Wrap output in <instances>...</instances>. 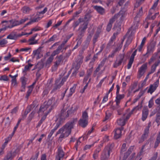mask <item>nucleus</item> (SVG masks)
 <instances>
[{
	"instance_id": "nucleus-5",
	"label": "nucleus",
	"mask_w": 160,
	"mask_h": 160,
	"mask_svg": "<svg viewBox=\"0 0 160 160\" xmlns=\"http://www.w3.org/2000/svg\"><path fill=\"white\" fill-rule=\"evenodd\" d=\"M69 75V73H68L67 76L63 78L61 81H60V79H57L55 81V86L53 90L55 91L59 89L66 81Z\"/></svg>"
},
{
	"instance_id": "nucleus-44",
	"label": "nucleus",
	"mask_w": 160,
	"mask_h": 160,
	"mask_svg": "<svg viewBox=\"0 0 160 160\" xmlns=\"http://www.w3.org/2000/svg\"><path fill=\"white\" fill-rule=\"evenodd\" d=\"M53 57L51 55L49 57L47 60L46 64V65L49 64L52 62L53 60Z\"/></svg>"
},
{
	"instance_id": "nucleus-39",
	"label": "nucleus",
	"mask_w": 160,
	"mask_h": 160,
	"mask_svg": "<svg viewBox=\"0 0 160 160\" xmlns=\"http://www.w3.org/2000/svg\"><path fill=\"white\" fill-rule=\"evenodd\" d=\"M33 66V64L31 63H28V65H26L24 67V69L23 70V72L26 73L27 71L30 69Z\"/></svg>"
},
{
	"instance_id": "nucleus-24",
	"label": "nucleus",
	"mask_w": 160,
	"mask_h": 160,
	"mask_svg": "<svg viewBox=\"0 0 160 160\" xmlns=\"http://www.w3.org/2000/svg\"><path fill=\"white\" fill-rule=\"evenodd\" d=\"M94 8L101 15H102L105 12L104 9L100 6H95L94 7Z\"/></svg>"
},
{
	"instance_id": "nucleus-50",
	"label": "nucleus",
	"mask_w": 160,
	"mask_h": 160,
	"mask_svg": "<svg viewBox=\"0 0 160 160\" xmlns=\"http://www.w3.org/2000/svg\"><path fill=\"white\" fill-rule=\"evenodd\" d=\"M95 59L93 58L92 61H90L89 62V63L88 65L89 67L90 68H92V69H93V65L94 63V62L95 61Z\"/></svg>"
},
{
	"instance_id": "nucleus-19",
	"label": "nucleus",
	"mask_w": 160,
	"mask_h": 160,
	"mask_svg": "<svg viewBox=\"0 0 160 160\" xmlns=\"http://www.w3.org/2000/svg\"><path fill=\"white\" fill-rule=\"evenodd\" d=\"M151 126V122H149L145 129L144 133L142 135V139L144 140L146 139L148 136V134L149 132L150 127Z\"/></svg>"
},
{
	"instance_id": "nucleus-22",
	"label": "nucleus",
	"mask_w": 160,
	"mask_h": 160,
	"mask_svg": "<svg viewBox=\"0 0 160 160\" xmlns=\"http://www.w3.org/2000/svg\"><path fill=\"white\" fill-rule=\"evenodd\" d=\"M88 123V120L80 119L78 121V124L80 126L83 128L86 127Z\"/></svg>"
},
{
	"instance_id": "nucleus-40",
	"label": "nucleus",
	"mask_w": 160,
	"mask_h": 160,
	"mask_svg": "<svg viewBox=\"0 0 160 160\" xmlns=\"http://www.w3.org/2000/svg\"><path fill=\"white\" fill-rule=\"evenodd\" d=\"M143 93L142 92H139L137 97L133 100V102L135 103L142 96Z\"/></svg>"
},
{
	"instance_id": "nucleus-26",
	"label": "nucleus",
	"mask_w": 160,
	"mask_h": 160,
	"mask_svg": "<svg viewBox=\"0 0 160 160\" xmlns=\"http://www.w3.org/2000/svg\"><path fill=\"white\" fill-rule=\"evenodd\" d=\"M52 80H51L50 81V82L48 86L49 88H46L44 90L42 93V95L43 97H44L45 95H47L48 93L50 90V88H51L52 86Z\"/></svg>"
},
{
	"instance_id": "nucleus-33",
	"label": "nucleus",
	"mask_w": 160,
	"mask_h": 160,
	"mask_svg": "<svg viewBox=\"0 0 160 160\" xmlns=\"http://www.w3.org/2000/svg\"><path fill=\"white\" fill-rule=\"evenodd\" d=\"M63 122L62 121V120H60L58 119V122L56 123V125L53 129L56 131Z\"/></svg>"
},
{
	"instance_id": "nucleus-56",
	"label": "nucleus",
	"mask_w": 160,
	"mask_h": 160,
	"mask_svg": "<svg viewBox=\"0 0 160 160\" xmlns=\"http://www.w3.org/2000/svg\"><path fill=\"white\" fill-rule=\"evenodd\" d=\"M81 138H79L78 140L77 141V142H76L75 145V148L76 150H77L78 149V147L79 145H80L81 142L80 141V139Z\"/></svg>"
},
{
	"instance_id": "nucleus-42",
	"label": "nucleus",
	"mask_w": 160,
	"mask_h": 160,
	"mask_svg": "<svg viewBox=\"0 0 160 160\" xmlns=\"http://www.w3.org/2000/svg\"><path fill=\"white\" fill-rule=\"evenodd\" d=\"M134 113L132 110L130 112L128 113L126 115V116L124 115L123 117L124 120H125L126 122L129 118L131 115Z\"/></svg>"
},
{
	"instance_id": "nucleus-32",
	"label": "nucleus",
	"mask_w": 160,
	"mask_h": 160,
	"mask_svg": "<svg viewBox=\"0 0 160 160\" xmlns=\"http://www.w3.org/2000/svg\"><path fill=\"white\" fill-rule=\"evenodd\" d=\"M77 86L76 84H74L73 86L70 89V92L68 94L69 97L71 96L72 94L75 92Z\"/></svg>"
},
{
	"instance_id": "nucleus-2",
	"label": "nucleus",
	"mask_w": 160,
	"mask_h": 160,
	"mask_svg": "<svg viewBox=\"0 0 160 160\" xmlns=\"http://www.w3.org/2000/svg\"><path fill=\"white\" fill-rule=\"evenodd\" d=\"M114 147L113 143H109L105 147L101 157V160H108L112 150Z\"/></svg>"
},
{
	"instance_id": "nucleus-28",
	"label": "nucleus",
	"mask_w": 160,
	"mask_h": 160,
	"mask_svg": "<svg viewBox=\"0 0 160 160\" xmlns=\"http://www.w3.org/2000/svg\"><path fill=\"white\" fill-rule=\"evenodd\" d=\"M83 19L82 18H79L78 21H74L72 25V27L74 29H75L78 26L80 23L83 22Z\"/></svg>"
},
{
	"instance_id": "nucleus-43",
	"label": "nucleus",
	"mask_w": 160,
	"mask_h": 160,
	"mask_svg": "<svg viewBox=\"0 0 160 160\" xmlns=\"http://www.w3.org/2000/svg\"><path fill=\"white\" fill-rule=\"evenodd\" d=\"M142 104H140L138 106L134 108L132 110L133 112L134 113L136 112L138 110H140L142 108Z\"/></svg>"
},
{
	"instance_id": "nucleus-4",
	"label": "nucleus",
	"mask_w": 160,
	"mask_h": 160,
	"mask_svg": "<svg viewBox=\"0 0 160 160\" xmlns=\"http://www.w3.org/2000/svg\"><path fill=\"white\" fill-rule=\"evenodd\" d=\"M83 19V24L81 25L79 27L78 30L80 31L79 35L82 37L84 34L85 31L88 28V26L89 22V20L88 19V17L87 15H85Z\"/></svg>"
},
{
	"instance_id": "nucleus-29",
	"label": "nucleus",
	"mask_w": 160,
	"mask_h": 160,
	"mask_svg": "<svg viewBox=\"0 0 160 160\" xmlns=\"http://www.w3.org/2000/svg\"><path fill=\"white\" fill-rule=\"evenodd\" d=\"M2 37L0 36V46L3 47L8 43V41L6 38L2 39Z\"/></svg>"
},
{
	"instance_id": "nucleus-12",
	"label": "nucleus",
	"mask_w": 160,
	"mask_h": 160,
	"mask_svg": "<svg viewBox=\"0 0 160 160\" xmlns=\"http://www.w3.org/2000/svg\"><path fill=\"white\" fill-rule=\"evenodd\" d=\"M57 99H55L54 97H52L51 98L49 99L48 102H44L46 106H48L49 108H50L51 107H52V109L53 108V107L55 106L57 103Z\"/></svg>"
},
{
	"instance_id": "nucleus-34",
	"label": "nucleus",
	"mask_w": 160,
	"mask_h": 160,
	"mask_svg": "<svg viewBox=\"0 0 160 160\" xmlns=\"http://www.w3.org/2000/svg\"><path fill=\"white\" fill-rule=\"evenodd\" d=\"M40 51V49L39 48L33 51V54L34 57L37 56V59H38L40 58L39 57Z\"/></svg>"
},
{
	"instance_id": "nucleus-9",
	"label": "nucleus",
	"mask_w": 160,
	"mask_h": 160,
	"mask_svg": "<svg viewBox=\"0 0 160 160\" xmlns=\"http://www.w3.org/2000/svg\"><path fill=\"white\" fill-rule=\"evenodd\" d=\"M155 45L154 44L152 43L150 44L147 48V51L146 53L144 54V56H146L147 55V57H148L149 55L151 53H152L155 50Z\"/></svg>"
},
{
	"instance_id": "nucleus-41",
	"label": "nucleus",
	"mask_w": 160,
	"mask_h": 160,
	"mask_svg": "<svg viewBox=\"0 0 160 160\" xmlns=\"http://www.w3.org/2000/svg\"><path fill=\"white\" fill-rule=\"evenodd\" d=\"M82 118L81 119L88 120V113L86 111H85L82 112Z\"/></svg>"
},
{
	"instance_id": "nucleus-63",
	"label": "nucleus",
	"mask_w": 160,
	"mask_h": 160,
	"mask_svg": "<svg viewBox=\"0 0 160 160\" xmlns=\"http://www.w3.org/2000/svg\"><path fill=\"white\" fill-rule=\"evenodd\" d=\"M93 144H91V145H86L84 147L83 150H86L88 149H89L91 147H92L93 146Z\"/></svg>"
},
{
	"instance_id": "nucleus-20",
	"label": "nucleus",
	"mask_w": 160,
	"mask_h": 160,
	"mask_svg": "<svg viewBox=\"0 0 160 160\" xmlns=\"http://www.w3.org/2000/svg\"><path fill=\"white\" fill-rule=\"evenodd\" d=\"M57 60L55 62L54 66L57 67L60 64L61 62L64 59V57L62 55L57 56L56 57Z\"/></svg>"
},
{
	"instance_id": "nucleus-61",
	"label": "nucleus",
	"mask_w": 160,
	"mask_h": 160,
	"mask_svg": "<svg viewBox=\"0 0 160 160\" xmlns=\"http://www.w3.org/2000/svg\"><path fill=\"white\" fill-rule=\"evenodd\" d=\"M34 114L35 112H32L29 115L28 118V121H30L32 120L34 116Z\"/></svg>"
},
{
	"instance_id": "nucleus-14",
	"label": "nucleus",
	"mask_w": 160,
	"mask_h": 160,
	"mask_svg": "<svg viewBox=\"0 0 160 160\" xmlns=\"http://www.w3.org/2000/svg\"><path fill=\"white\" fill-rule=\"evenodd\" d=\"M123 128L121 127L116 129L113 131L114 133V138L115 139L119 138L121 135L122 131L123 130Z\"/></svg>"
},
{
	"instance_id": "nucleus-18",
	"label": "nucleus",
	"mask_w": 160,
	"mask_h": 160,
	"mask_svg": "<svg viewBox=\"0 0 160 160\" xmlns=\"http://www.w3.org/2000/svg\"><path fill=\"white\" fill-rule=\"evenodd\" d=\"M117 16V15L115 14L113 17L110 19L109 23L107 27L106 30L107 31L109 32L110 31L112 27V24L114 22L115 20V18Z\"/></svg>"
},
{
	"instance_id": "nucleus-31",
	"label": "nucleus",
	"mask_w": 160,
	"mask_h": 160,
	"mask_svg": "<svg viewBox=\"0 0 160 160\" xmlns=\"http://www.w3.org/2000/svg\"><path fill=\"white\" fill-rule=\"evenodd\" d=\"M117 122L119 125L123 126L125 125L126 121L125 120H124L123 118H122L118 119Z\"/></svg>"
},
{
	"instance_id": "nucleus-47",
	"label": "nucleus",
	"mask_w": 160,
	"mask_h": 160,
	"mask_svg": "<svg viewBox=\"0 0 160 160\" xmlns=\"http://www.w3.org/2000/svg\"><path fill=\"white\" fill-rule=\"evenodd\" d=\"M38 40L30 41H29V40H28L27 42L28 43L29 45H33L38 44Z\"/></svg>"
},
{
	"instance_id": "nucleus-23",
	"label": "nucleus",
	"mask_w": 160,
	"mask_h": 160,
	"mask_svg": "<svg viewBox=\"0 0 160 160\" xmlns=\"http://www.w3.org/2000/svg\"><path fill=\"white\" fill-rule=\"evenodd\" d=\"M148 114V110L147 108H144L142 110V119L143 121H144L147 118Z\"/></svg>"
},
{
	"instance_id": "nucleus-15",
	"label": "nucleus",
	"mask_w": 160,
	"mask_h": 160,
	"mask_svg": "<svg viewBox=\"0 0 160 160\" xmlns=\"http://www.w3.org/2000/svg\"><path fill=\"white\" fill-rule=\"evenodd\" d=\"M52 106L50 107V108H49L48 107V106H46L45 104V103H44L43 104L41 105L39 109L38 112V113L40 114H42L46 112H47L49 111L50 109L52 108Z\"/></svg>"
},
{
	"instance_id": "nucleus-3",
	"label": "nucleus",
	"mask_w": 160,
	"mask_h": 160,
	"mask_svg": "<svg viewBox=\"0 0 160 160\" xmlns=\"http://www.w3.org/2000/svg\"><path fill=\"white\" fill-rule=\"evenodd\" d=\"M28 20V18H24L22 19L20 21L15 19H12L9 21L10 25L8 26V28H12L15 27L19 26L24 23Z\"/></svg>"
},
{
	"instance_id": "nucleus-62",
	"label": "nucleus",
	"mask_w": 160,
	"mask_h": 160,
	"mask_svg": "<svg viewBox=\"0 0 160 160\" xmlns=\"http://www.w3.org/2000/svg\"><path fill=\"white\" fill-rule=\"evenodd\" d=\"M18 107H16L13 108L11 111V113L12 114H16L18 112Z\"/></svg>"
},
{
	"instance_id": "nucleus-37",
	"label": "nucleus",
	"mask_w": 160,
	"mask_h": 160,
	"mask_svg": "<svg viewBox=\"0 0 160 160\" xmlns=\"http://www.w3.org/2000/svg\"><path fill=\"white\" fill-rule=\"evenodd\" d=\"M144 145H143L142 146V149L140 150L139 153L138 154L137 157L136 158V160H141L142 158L141 157V156L142 155V154L143 152V150L144 148Z\"/></svg>"
},
{
	"instance_id": "nucleus-10",
	"label": "nucleus",
	"mask_w": 160,
	"mask_h": 160,
	"mask_svg": "<svg viewBox=\"0 0 160 160\" xmlns=\"http://www.w3.org/2000/svg\"><path fill=\"white\" fill-rule=\"evenodd\" d=\"M147 68V64L145 63L142 65L139 68L138 73V77L139 78H141L145 73L146 70Z\"/></svg>"
},
{
	"instance_id": "nucleus-49",
	"label": "nucleus",
	"mask_w": 160,
	"mask_h": 160,
	"mask_svg": "<svg viewBox=\"0 0 160 160\" xmlns=\"http://www.w3.org/2000/svg\"><path fill=\"white\" fill-rule=\"evenodd\" d=\"M4 159L6 160H11L12 159V153H8Z\"/></svg>"
},
{
	"instance_id": "nucleus-54",
	"label": "nucleus",
	"mask_w": 160,
	"mask_h": 160,
	"mask_svg": "<svg viewBox=\"0 0 160 160\" xmlns=\"http://www.w3.org/2000/svg\"><path fill=\"white\" fill-rule=\"evenodd\" d=\"M109 94L106 93L105 96L104 97L102 101V103H104L106 102L108 100V96Z\"/></svg>"
},
{
	"instance_id": "nucleus-55",
	"label": "nucleus",
	"mask_w": 160,
	"mask_h": 160,
	"mask_svg": "<svg viewBox=\"0 0 160 160\" xmlns=\"http://www.w3.org/2000/svg\"><path fill=\"white\" fill-rule=\"evenodd\" d=\"M1 81L3 80L4 81H7L8 80V78L7 76L6 75H3L0 77Z\"/></svg>"
},
{
	"instance_id": "nucleus-48",
	"label": "nucleus",
	"mask_w": 160,
	"mask_h": 160,
	"mask_svg": "<svg viewBox=\"0 0 160 160\" xmlns=\"http://www.w3.org/2000/svg\"><path fill=\"white\" fill-rule=\"evenodd\" d=\"M116 107V105L114 106H113L112 107V109L113 110H117L118 114L119 115H120L121 114L122 112V109L121 108V107L118 108H117L116 109H114V108Z\"/></svg>"
},
{
	"instance_id": "nucleus-13",
	"label": "nucleus",
	"mask_w": 160,
	"mask_h": 160,
	"mask_svg": "<svg viewBox=\"0 0 160 160\" xmlns=\"http://www.w3.org/2000/svg\"><path fill=\"white\" fill-rule=\"evenodd\" d=\"M137 51V49L135 50L132 53L131 56H130L129 60L128 63L127 65V69H129L131 68L132 64L134 61V57L136 55Z\"/></svg>"
},
{
	"instance_id": "nucleus-45",
	"label": "nucleus",
	"mask_w": 160,
	"mask_h": 160,
	"mask_svg": "<svg viewBox=\"0 0 160 160\" xmlns=\"http://www.w3.org/2000/svg\"><path fill=\"white\" fill-rule=\"evenodd\" d=\"M127 149L126 147V143H123L121 149V154H122V153L126 151Z\"/></svg>"
},
{
	"instance_id": "nucleus-6",
	"label": "nucleus",
	"mask_w": 160,
	"mask_h": 160,
	"mask_svg": "<svg viewBox=\"0 0 160 160\" xmlns=\"http://www.w3.org/2000/svg\"><path fill=\"white\" fill-rule=\"evenodd\" d=\"M159 84V79L157 80L153 84H151L148 87L146 88L145 90L148 89L147 92L152 95L158 87Z\"/></svg>"
},
{
	"instance_id": "nucleus-7",
	"label": "nucleus",
	"mask_w": 160,
	"mask_h": 160,
	"mask_svg": "<svg viewBox=\"0 0 160 160\" xmlns=\"http://www.w3.org/2000/svg\"><path fill=\"white\" fill-rule=\"evenodd\" d=\"M125 94H118L116 95L115 99V102H116V107L114 108V109L118 108L121 107L120 105V102L121 100L125 97Z\"/></svg>"
},
{
	"instance_id": "nucleus-30",
	"label": "nucleus",
	"mask_w": 160,
	"mask_h": 160,
	"mask_svg": "<svg viewBox=\"0 0 160 160\" xmlns=\"http://www.w3.org/2000/svg\"><path fill=\"white\" fill-rule=\"evenodd\" d=\"M101 150V149L99 147L97 148L94 151V153L92 156V157L94 159H96L98 158V156L99 153Z\"/></svg>"
},
{
	"instance_id": "nucleus-59",
	"label": "nucleus",
	"mask_w": 160,
	"mask_h": 160,
	"mask_svg": "<svg viewBox=\"0 0 160 160\" xmlns=\"http://www.w3.org/2000/svg\"><path fill=\"white\" fill-rule=\"evenodd\" d=\"M156 122L158 124V126H159L160 125V115H157V117L156 119Z\"/></svg>"
},
{
	"instance_id": "nucleus-17",
	"label": "nucleus",
	"mask_w": 160,
	"mask_h": 160,
	"mask_svg": "<svg viewBox=\"0 0 160 160\" xmlns=\"http://www.w3.org/2000/svg\"><path fill=\"white\" fill-rule=\"evenodd\" d=\"M25 34H16L14 32H12L8 35L7 37V39L11 40H16L18 37H20L22 36L25 35Z\"/></svg>"
},
{
	"instance_id": "nucleus-46",
	"label": "nucleus",
	"mask_w": 160,
	"mask_h": 160,
	"mask_svg": "<svg viewBox=\"0 0 160 160\" xmlns=\"http://www.w3.org/2000/svg\"><path fill=\"white\" fill-rule=\"evenodd\" d=\"M106 115L104 120H103V122H105L111 116V113L109 112H106Z\"/></svg>"
},
{
	"instance_id": "nucleus-36",
	"label": "nucleus",
	"mask_w": 160,
	"mask_h": 160,
	"mask_svg": "<svg viewBox=\"0 0 160 160\" xmlns=\"http://www.w3.org/2000/svg\"><path fill=\"white\" fill-rule=\"evenodd\" d=\"M143 14V11L142 8V7H141L139 9V11L137 13V15L135 18V19H139L140 17L142 16Z\"/></svg>"
},
{
	"instance_id": "nucleus-16",
	"label": "nucleus",
	"mask_w": 160,
	"mask_h": 160,
	"mask_svg": "<svg viewBox=\"0 0 160 160\" xmlns=\"http://www.w3.org/2000/svg\"><path fill=\"white\" fill-rule=\"evenodd\" d=\"M69 113V111L66 112L64 110H62L61 111L59 118L58 119L60 120H62V121L64 122L65 119L68 117Z\"/></svg>"
},
{
	"instance_id": "nucleus-8",
	"label": "nucleus",
	"mask_w": 160,
	"mask_h": 160,
	"mask_svg": "<svg viewBox=\"0 0 160 160\" xmlns=\"http://www.w3.org/2000/svg\"><path fill=\"white\" fill-rule=\"evenodd\" d=\"M124 57V54H120L118 55L117 60L113 64V67L116 68L120 66L123 61Z\"/></svg>"
},
{
	"instance_id": "nucleus-35",
	"label": "nucleus",
	"mask_w": 160,
	"mask_h": 160,
	"mask_svg": "<svg viewBox=\"0 0 160 160\" xmlns=\"http://www.w3.org/2000/svg\"><path fill=\"white\" fill-rule=\"evenodd\" d=\"M139 19H135V18H134V20L133 21V24L132 26V28L134 29H136L138 28V26H139Z\"/></svg>"
},
{
	"instance_id": "nucleus-60",
	"label": "nucleus",
	"mask_w": 160,
	"mask_h": 160,
	"mask_svg": "<svg viewBox=\"0 0 160 160\" xmlns=\"http://www.w3.org/2000/svg\"><path fill=\"white\" fill-rule=\"evenodd\" d=\"M101 66V64H99L98 67L96 68V69L94 72V76H95L96 75L97 73L100 70Z\"/></svg>"
},
{
	"instance_id": "nucleus-64",
	"label": "nucleus",
	"mask_w": 160,
	"mask_h": 160,
	"mask_svg": "<svg viewBox=\"0 0 160 160\" xmlns=\"http://www.w3.org/2000/svg\"><path fill=\"white\" fill-rule=\"evenodd\" d=\"M93 70V69H92V68L88 69L87 71V75L90 76L91 75Z\"/></svg>"
},
{
	"instance_id": "nucleus-21",
	"label": "nucleus",
	"mask_w": 160,
	"mask_h": 160,
	"mask_svg": "<svg viewBox=\"0 0 160 160\" xmlns=\"http://www.w3.org/2000/svg\"><path fill=\"white\" fill-rule=\"evenodd\" d=\"M134 149V146H131L128 149V151L125 152L123 157V160H126L128 156L130 155L131 152Z\"/></svg>"
},
{
	"instance_id": "nucleus-25",
	"label": "nucleus",
	"mask_w": 160,
	"mask_h": 160,
	"mask_svg": "<svg viewBox=\"0 0 160 160\" xmlns=\"http://www.w3.org/2000/svg\"><path fill=\"white\" fill-rule=\"evenodd\" d=\"M62 45L61 44L60 45H59L58 46L57 49L54 51L51 54V55L54 57L55 56V55L58 54H59L61 50H62Z\"/></svg>"
},
{
	"instance_id": "nucleus-57",
	"label": "nucleus",
	"mask_w": 160,
	"mask_h": 160,
	"mask_svg": "<svg viewBox=\"0 0 160 160\" xmlns=\"http://www.w3.org/2000/svg\"><path fill=\"white\" fill-rule=\"evenodd\" d=\"M106 78L107 77H106L104 78H103L102 79H101L100 81L98 83V84L97 85V87H101V86H102V83L104 82Z\"/></svg>"
},
{
	"instance_id": "nucleus-38",
	"label": "nucleus",
	"mask_w": 160,
	"mask_h": 160,
	"mask_svg": "<svg viewBox=\"0 0 160 160\" xmlns=\"http://www.w3.org/2000/svg\"><path fill=\"white\" fill-rule=\"evenodd\" d=\"M51 110H52V108L50 109H49V111L45 112L44 115L42 117V118H41V120H40V121L43 123V122H44V121L45 120V119L46 118V117H47L48 115L50 113V112H51Z\"/></svg>"
},
{
	"instance_id": "nucleus-51",
	"label": "nucleus",
	"mask_w": 160,
	"mask_h": 160,
	"mask_svg": "<svg viewBox=\"0 0 160 160\" xmlns=\"http://www.w3.org/2000/svg\"><path fill=\"white\" fill-rule=\"evenodd\" d=\"M95 59L93 58L92 61H90L89 62V63L88 65L89 67L90 68H92V69H93V65L94 63V62L95 61Z\"/></svg>"
},
{
	"instance_id": "nucleus-58",
	"label": "nucleus",
	"mask_w": 160,
	"mask_h": 160,
	"mask_svg": "<svg viewBox=\"0 0 160 160\" xmlns=\"http://www.w3.org/2000/svg\"><path fill=\"white\" fill-rule=\"evenodd\" d=\"M152 14V13L151 12L150 10L149 12V15L147 17V18L149 19L154 20L156 18V16H155V15H154L151 17H149V16H151Z\"/></svg>"
},
{
	"instance_id": "nucleus-1",
	"label": "nucleus",
	"mask_w": 160,
	"mask_h": 160,
	"mask_svg": "<svg viewBox=\"0 0 160 160\" xmlns=\"http://www.w3.org/2000/svg\"><path fill=\"white\" fill-rule=\"evenodd\" d=\"M77 118H73L70 121L68 122L65 125L60 128L56 132V136L61 133L59 140L61 141L65 137H68L71 133L72 129L73 128L74 126L77 121Z\"/></svg>"
},
{
	"instance_id": "nucleus-53",
	"label": "nucleus",
	"mask_w": 160,
	"mask_h": 160,
	"mask_svg": "<svg viewBox=\"0 0 160 160\" xmlns=\"http://www.w3.org/2000/svg\"><path fill=\"white\" fill-rule=\"evenodd\" d=\"M10 141V140H9L8 138H6L5 139V142L2 145L1 148H2V149H4L6 147V146H7L8 142Z\"/></svg>"
},
{
	"instance_id": "nucleus-27",
	"label": "nucleus",
	"mask_w": 160,
	"mask_h": 160,
	"mask_svg": "<svg viewBox=\"0 0 160 160\" xmlns=\"http://www.w3.org/2000/svg\"><path fill=\"white\" fill-rule=\"evenodd\" d=\"M32 9L28 6H25L23 7L21 9L22 12L25 14H28L29 13Z\"/></svg>"
},
{
	"instance_id": "nucleus-52",
	"label": "nucleus",
	"mask_w": 160,
	"mask_h": 160,
	"mask_svg": "<svg viewBox=\"0 0 160 160\" xmlns=\"http://www.w3.org/2000/svg\"><path fill=\"white\" fill-rule=\"evenodd\" d=\"M160 143V138L157 137L156 140L154 143V148H156L158 147Z\"/></svg>"
},
{
	"instance_id": "nucleus-11",
	"label": "nucleus",
	"mask_w": 160,
	"mask_h": 160,
	"mask_svg": "<svg viewBox=\"0 0 160 160\" xmlns=\"http://www.w3.org/2000/svg\"><path fill=\"white\" fill-rule=\"evenodd\" d=\"M64 153L61 148H58L57 154L56 156L55 160H61L63 159Z\"/></svg>"
}]
</instances>
